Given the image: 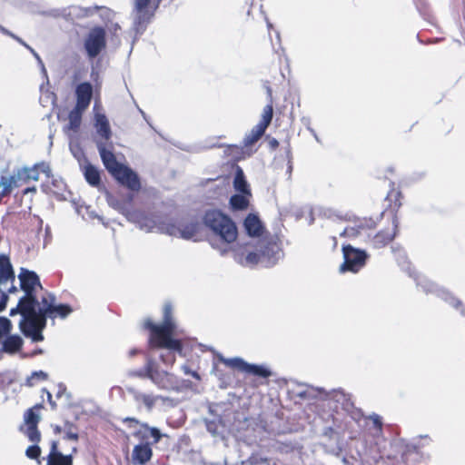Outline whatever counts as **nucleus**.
I'll return each mask as SVG.
<instances>
[{"label": "nucleus", "instance_id": "2", "mask_svg": "<svg viewBox=\"0 0 465 465\" xmlns=\"http://www.w3.org/2000/svg\"><path fill=\"white\" fill-rule=\"evenodd\" d=\"M143 327L149 331V346L153 349H168L182 352L183 343L180 340L174 339L176 324L173 315V306L165 303L163 309V322L161 324L154 323L147 318L143 321Z\"/></svg>", "mask_w": 465, "mask_h": 465}, {"label": "nucleus", "instance_id": "9", "mask_svg": "<svg viewBox=\"0 0 465 465\" xmlns=\"http://www.w3.org/2000/svg\"><path fill=\"white\" fill-rule=\"evenodd\" d=\"M42 409H44V404L37 403L27 409L24 413V421L27 426L25 435L33 443H39L41 441V432L38 430V423L41 420L39 411Z\"/></svg>", "mask_w": 465, "mask_h": 465}, {"label": "nucleus", "instance_id": "39", "mask_svg": "<svg viewBox=\"0 0 465 465\" xmlns=\"http://www.w3.org/2000/svg\"><path fill=\"white\" fill-rule=\"evenodd\" d=\"M370 420H371L372 424L374 425L375 429L378 431H381L382 430V421L379 415L373 414L370 416Z\"/></svg>", "mask_w": 465, "mask_h": 465}, {"label": "nucleus", "instance_id": "48", "mask_svg": "<svg viewBox=\"0 0 465 465\" xmlns=\"http://www.w3.org/2000/svg\"><path fill=\"white\" fill-rule=\"evenodd\" d=\"M62 430H63V428H61V427H60V426H58V425H56L55 427H54V432L55 434H59V433H61V432H62Z\"/></svg>", "mask_w": 465, "mask_h": 465}, {"label": "nucleus", "instance_id": "16", "mask_svg": "<svg viewBox=\"0 0 465 465\" xmlns=\"http://www.w3.org/2000/svg\"><path fill=\"white\" fill-rule=\"evenodd\" d=\"M76 103L74 107L86 111L93 98V85L89 82H83L75 87Z\"/></svg>", "mask_w": 465, "mask_h": 465}, {"label": "nucleus", "instance_id": "26", "mask_svg": "<svg viewBox=\"0 0 465 465\" xmlns=\"http://www.w3.org/2000/svg\"><path fill=\"white\" fill-rule=\"evenodd\" d=\"M234 189L242 194L252 196L250 186L245 179L243 172L241 168H238L233 179Z\"/></svg>", "mask_w": 465, "mask_h": 465}, {"label": "nucleus", "instance_id": "22", "mask_svg": "<svg viewBox=\"0 0 465 465\" xmlns=\"http://www.w3.org/2000/svg\"><path fill=\"white\" fill-rule=\"evenodd\" d=\"M0 342L2 343L1 351L9 354L19 351L24 343L23 339L17 334H8Z\"/></svg>", "mask_w": 465, "mask_h": 465}, {"label": "nucleus", "instance_id": "8", "mask_svg": "<svg viewBox=\"0 0 465 465\" xmlns=\"http://www.w3.org/2000/svg\"><path fill=\"white\" fill-rule=\"evenodd\" d=\"M84 49L89 58H95L106 47V33L102 26L91 29L84 40Z\"/></svg>", "mask_w": 465, "mask_h": 465}, {"label": "nucleus", "instance_id": "33", "mask_svg": "<svg viewBox=\"0 0 465 465\" xmlns=\"http://www.w3.org/2000/svg\"><path fill=\"white\" fill-rule=\"evenodd\" d=\"M22 175H25V178L26 179L27 183H30L31 181L36 182L39 180L40 172H39V165H35L33 167H25L22 168Z\"/></svg>", "mask_w": 465, "mask_h": 465}, {"label": "nucleus", "instance_id": "14", "mask_svg": "<svg viewBox=\"0 0 465 465\" xmlns=\"http://www.w3.org/2000/svg\"><path fill=\"white\" fill-rule=\"evenodd\" d=\"M398 229V217L392 219L391 229L379 231L371 240V245L374 249H381L390 244L395 238Z\"/></svg>", "mask_w": 465, "mask_h": 465}, {"label": "nucleus", "instance_id": "41", "mask_svg": "<svg viewBox=\"0 0 465 465\" xmlns=\"http://www.w3.org/2000/svg\"><path fill=\"white\" fill-rule=\"evenodd\" d=\"M8 296L0 289V312L4 311L6 306Z\"/></svg>", "mask_w": 465, "mask_h": 465}, {"label": "nucleus", "instance_id": "6", "mask_svg": "<svg viewBox=\"0 0 465 465\" xmlns=\"http://www.w3.org/2000/svg\"><path fill=\"white\" fill-rule=\"evenodd\" d=\"M341 251L343 262L340 266V272L357 273L365 266L369 255L364 250L355 248L351 244H343Z\"/></svg>", "mask_w": 465, "mask_h": 465}, {"label": "nucleus", "instance_id": "40", "mask_svg": "<svg viewBox=\"0 0 465 465\" xmlns=\"http://www.w3.org/2000/svg\"><path fill=\"white\" fill-rule=\"evenodd\" d=\"M124 423H126L129 428L139 426L142 424L137 419L133 417H126L123 420Z\"/></svg>", "mask_w": 465, "mask_h": 465}, {"label": "nucleus", "instance_id": "44", "mask_svg": "<svg viewBox=\"0 0 465 465\" xmlns=\"http://www.w3.org/2000/svg\"><path fill=\"white\" fill-rule=\"evenodd\" d=\"M263 86L266 90V94H267V97L269 99V102L271 101H273L272 100V89L270 85V82L269 81H266L264 84H263Z\"/></svg>", "mask_w": 465, "mask_h": 465}, {"label": "nucleus", "instance_id": "5", "mask_svg": "<svg viewBox=\"0 0 465 465\" xmlns=\"http://www.w3.org/2000/svg\"><path fill=\"white\" fill-rule=\"evenodd\" d=\"M137 375L141 378L150 379L158 388L163 390L173 389L176 383L173 374L165 371H160L156 362L148 358L144 369L138 371Z\"/></svg>", "mask_w": 465, "mask_h": 465}, {"label": "nucleus", "instance_id": "29", "mask_svg": "<svg viewBox=\"0 0 465 465\" xmlns=\"http://www.w3.org/2000/svg\"><path fill=\"white\" fill-rule=\"evenodd\" d=\"M48 380V374L44 371H33L30 376H28L25 381V385L26 387H35L39 383Z\"/></svg>", "mask_w": 465, "mask_h": 465}, {"label": "nucleus", "instance_id": "31", "mask_svg": "<svg viewBox=\"0 0 465 465\" xmlns=\"http://www.w3.org/2000/svg\"><path fill=\"white\" fill-rule=\"evenodd\" d=\"M266 129L263 128L262 125L256 124L252 130L251 133L246 136L245 138V145H252L255 143L258 140L262 138V136L264 134Z\"/></svg>", "mask_w": 465, "mask_h": 465}, {"label": "nucleus", "instance_id": "4", "mask_svg": "<svg viewBox=\"0 0 465 465\" xmlns=\"http://www.w3.org/2000/svg\"><path fill=\"white\" fill-rule=\"evenodd\" d=\"M203 223L215 235L227 243L236 241L238 231L230 216L217 209L208 210L203 215Z\"/></svg>", "mask_w": 465, "mask_h": 465}, {"label": "nucleus", "instance_id": "47", "mask_svg": "<svg viewBox=\"0 0 465 465\" xmlns=\"http://www.w3.org/2000/svg\"><path fill=\"white\" fill-rule=\"evenodd\" d=\"M271 147L276 149L279 146V142L276 139L270 141Z\"/></svg>", "mask_w": 465, "mask_h": 465}, {"label": "nucleus", "instance_id": "17", "mask_svg": "<svg viewBox=\"0 0 465 465\" xmlns=\"http://www.w3.org/2000/svg\"><path fill=\"white\" fill-rule=\"evenodd\" d=\"M94 126L96 134L99 136L101 142L98 143L105 144L112 137V130L110 127L109 121L104 114L95 113L94 114Z\"/></svg>", "mask_w": 465, "mask_h": 465}, {"label": "nucleus", "instance_id": "21", "mask_svg": "<svg viewBox=\"0 0 465 465\" xmlns=\"http://www.w3.org/2000/svg\"><path fill=\"white\" fill-rule=\"evenodd\" d=\"M243 226L248 235L259 237L263 233V225L257 214L249 213L244 221Z\"/></svg>", "mask_w": 465, "mask_h": 465}, {"label": "nucleus", "instance_id": "46", "mask_svg": "<svg viewBox=\"0 0 465 465\" xmlns=\"http://www.w3.org/2000/svg\"><path fill=\"white\" fill-rule=\"evenodd\" d=\"M36 189L35 186L33 187H26L23 190V194H26L28 193L29 192H32V193H35Z\"/></svg>", "mask_w": 465, "mask_h": 465}, {"label": "nucleus", "instance_id": "30", "mask_svg": "<svg viewBox=\"0 0 465 465\" xmlns=\"http://www.w3.org/2000/svg\"><path fill=\"white\" fill-rule=\"evenodd\" d=\"M273 117V101L269 102L262 110V117L260 122L257 124L267 129L271 124Z\"/></svg>", "mask_w": 465, "mask_h": 465}, {"label": "nucleus", "instance_id": "38", "mask_svg": "<svg viewBox=\"0 0 465 465\" xmlns=\"http://www.w3.org/2000/svg\"><path fill=\"white\" fill-rule=\"evenodd\" d=\"M13 382L14 380L12 378L0 373V391H4L5 389L8 388Z\"/></svg>", "mask_w": 465, "mask_h": 465}, {"label": "nucleus", "instance_id": "51", "mask_svg": "<svg viewBox=\"0 0 465 465\" xmlns=\"http://www.w3.org/2000/svg\"><path fill=\"white\" fill-rule=\"evenodd\" d=\"M16 291H17V289H16V287H15V286L11 287V288L8 290V292H16Z\"/></svg>", "mask_w": 465, "mask_h": 465}, {"label": "nucleus", "instance_id": "23", "mask_svg": "<svg viewBox=\"0 0 465 465\" xmlns=\"http://www.w3.org/2000/svg\"><path fill=\"white\" fill-rule=\"evenodd\" d=\"M15 276L9 258L5 254H0V284L9 281L15 282Z\"/></svg>", "mask_w": 465, "mask_h": 465}, {"label": "nucleus", "instance_id": "11", "mask_svg": "<svg viewBox=\"0 0 465 465\" xmlns=\"http://www.w3.org/2000/svg\"><path fill=\"white\" fill-rule=\"evenodd\" d=\"M114 178L131 192L137 193L141 189V181L138 174L124 164L114 174Z\"/></svg>", "mask_w": 465, "mask_h": 465}, {"label": "nucleus", "instance_id": "35", "mask_svg": "<svg viewBox=\"0 0 465 465\" xmlns=\"http://www.w3.org/2000/svg\"><path fill=\"white\" fill-rule=\"evenodd\" d=\"M269 249V245L262 252V253L251 252L245 257L246 265H256L261 261V256L265 254V251Z\"/></svg>", "mask_w": 465, "mask_h": 465}, {"label": "nucleus", "instance_id": "34", "mask_svg": "<svg viewBox=\"0 0 465 465\" xmlns=\"http://www.w3.org/2000/svg\"><path fill=\"white\" fill-rule=\"evenodd\" d=\"M12 329L11 321L6 317H0V341L11 333Z\"/></svg>", "mask_w": 465, "mask_h": 465}, {"label": "nucleus", "instance_id": "28", "mask_svg": "<svg viewBox=\"0 0 465 465\" xmlns=\"http://www.w3.org/2000/svg\"><path fill=\"white\" fill-rule=\"evenodd\" d=\"M133 396L136 402L143 403L148 410H151L154 406L158 398L157 396L140 391H134Z\"/></svg>", "mask_w": 465, "mask_h": 465}, {"label": "nucleus", "instance_id": "32", "mask_svg": "<svg viewBox=\"0 0 465 465\" xmlns=\"http://www.w3.org/2000/svg\"><path fill=\"white\" fill-rule=\"evenodd\" d=\"M64 431V439L78 441L79 440V430L78 427L70 421H65L63 427Z\"/></svg>", "mask_w": 465, "mask_h": 465}, {"label": "nucleus", "instance_id": "18", "mask_svg": "<svg viewBox=\"0 0 465 465\" xmlns=\"http://www.w3.org/2000/svg\"><path fill=\"white\" fill-rule=\"evenodd\" d=\"M97 148L104 167L114 176L124 164L117 161L112 151L105 148V144L97 143Z\"/></svg>", "mask_w": 465, "mask_h": 465}, {"label": "nucleus", "instance_id": "37", "mask_svg": "<svg viewBox=\"0 0 465 465\" xmlns=\"http://www.w3.org/2000/svg\"><path fill=\"white\" fill-rule=\"evenodd\" d=\"M364 226L363 223H361L358 228L356 227H346L342 232L340 233L341 237H349V238H356L360 234V228Z\"/></svg>", "mask_w": 465, "mask_h": 465}, {"label": "nucleus", "instance_id": "50", "mask_svg": "<svg viewBox=\"0 0 465 465\" xmlns=\"http://www.w3.org/2000/svg\"><path fill=\"white\" fill-rule=\"evenodd\" d=\"M0 31L3 32L4 34H6V35H13L11 33H9L6 29H5L3 26L0 25Z\"/></svg>", "mask_w": 465, "mask_h": 465}, {"label": "nucleus", "instance_id": "43", "mask_svg": "<svg viewBox=\"0 0 465 465\" xmlns=\"http://www.w3.org/2000/svg\"><path fill=\"white\" fill-rule=\"evenodd\" d=\"M226 153L228 154H232V153H241V147L237 146V145H227L225 151H224Z\"/></svg>", "mask_w": 465, "mask_h": 465}, {"label": "nucleus", "instance_id": "15", "mask_svg": "<svg viewBox=\"0 0 465 465\" xmlns=\"http://www.w3.org/2000/svg\"><path fill=\"white\" fill-rule=\"evenodd\" d=\"M201 231V223L197 220L187 223H180L179 226L171 225L168 232L172 235L180 234L183 239H192L199 234Z\"/></svg>", "mask_w": 465, "mask_h": 465}, {"label": "nucleus", "instance_id": "45", "mask_svg": "<svg viewBox=\"0 0 465 465\" xmlns=\"http://www.w3.org/2000/svg\"><path fill=\"white\" fill-rule=\"evenodd\" d=\"M42 392L46 394L47 401L51 404L52 409H55L56 408V403L53 401V396H52L51 392L48 390H46V389H42Z\"/></svg>", "mask_w": 465, "mask_h": 465}, {"label": "nucleus", "instance_id": "19", "mask_svg": "<svg viewBox=\"0 0 465 465\" xmlns=\"http://www.w3.org/2000/svg\"><path fill=\"white\" fill-rule=\"evenodd\" d=\"M153 457L152 446L148 443L136 444L132 451L131 460L134 465H144Z\"/></svg>", "mask_w": 465, "mask_h": 465}, {"label": "nucleus", "instance_id": "12", "mask_svg": "<svg viewBox=\"0 0 465 465\" xmlns=\"http://www.w3.org/2000/svg\"><path fill=\"white\" fill-rule=\"evenodd\" d=\"M77 452V447L72 448L70 454L64 455L58 449V443L53 441L50 451L46 457V465H74V455Z\"/></svg>", "mask_w": 465, "mask_h": 465}, {"label": "nucleus", "instance_id": "49", "mask_svg": "<svg viewBox=\"0 0 465 465\" xmlns=\"http://www.w3.org/2000/svg\"><path fill=\"white\" fill-rule=\"evenodd\" d=\"M138 352H139V351H138V350H136V349H133V350H131V351H129V355H130L131 357H133V356L136 355Z\"/></svg>", "mask_w": 465, "mask_h": 465}, {"label": "nucleus", "instance_id": "7", "mask_svg": "<svg viewBox=\"0 0 465 465\" xmlns=\"http://www.w3.org/2000/svg\"><path fill=\"white\" fill-rule=\"evenodd\" d=\"M161 0H134V10L136 12L135 26L136 29L144 30Z\"/></svg>", "mask_w": 465, "mask_h": 465}, {"label": "nucleus", "instance_id": "27", "mask_svg": "<svg viewBox=\"0 0 465 465\" xmlns=\"http://www.w3.org/2000/svg\"><path fill=\"white\" fill-rule=\"evenodd\" d=\"M84 175L90 185L97 187L101 184L100 173L97 168L91 163H88L84 166Z\"/></svg>", "mask_w": 465, "mask_h": 465}, {"label": "nucleus", "instance_id": "24", "mask_svg": "<svg viewBox=\"0 0 465 465\" xmlns=\"http://www.w3.org/2000/svg\"><path fill=\"white\" fill-rule=\"evenodd\" d=\"M84 110L78 109L74 107L73 110L70 111L68 114V124L64 127L65 132L72 131L77 132L82 124V117Z\"/></svg>", "mask_w": 465, "mask_h": 465}, {"label": "nucleus", "instance_id": "20", "mask_svg": "<svg viewBox=\"0 0 465 465\" xmlns=\"http://www.w3.org/2000/svg\"><path fill=\"white\" fill-rule=\"evenodd\" d=\"M391 188L388 192L385 200L388 202L387 210L392 214L393 218L397 217V213L402 205L403 194L401 191L394 186V183L391 182Z\"/></svg>", "mask_w": 465, "mask_h": 465}, {"label": "nucleus", "instance_id": "1", "mask_svg": "<svg viewBox=\"0 0 465 465\" xmlns=\"http://www.w3.org/2000/svg\"><path fill=\"white\" fill-rule=\"evenodd\" d=\"M55 296L46 292L41 296L40 303L29 316L25 322H19V328L25 337L31 338L33 341L44 340L43 331L46 327L47 318H65L73 309L68 304H55Z\"/></svg>", "mask_w": 465, "mask_h": 465}, {"label": "nucleus", "instance_id": "25", "mask_svg": "<svg viewBox=\"0 0 465 465\" xmlns=\"http://www.w3.org/2000/svg\"><path fill=\"white\" fill-rule=\"evenodd\" d=\"M247 194L235 193L229 200L230 207L232 211H244L250 205V198Z\"/></svg>", "mask_w": 465, "mask_h": 465}, {"label": "nucleus", "instance_id": "36", "mask_svg": "<svg viewBox=\"0 0 465 465\" xmlns=\"http://www.w3.org/2000/svg\"><path fill=\"white\" fill-rule=\"evenodd\" d=\"M42 450L38 446V443H34V445L29 446L25 450V455L27 458L31 460H38L41 456Z\"/></svg>", "mask_w": 465, "mask_h": 465}, {"label": "nucleus", "instance_id": "13", "mask_svg": "<svg viewBox=\"0 0 465 465\" xmlns=\"http://www.w3.org/2000/svg\"><path fill=\"white\" fill-rule=\"evenodd\" d=\"M133 436L139 440V443H148L150 446L157 444L163 435L159 429L150 427L147 423L140 424V427L134 431Z\"/></svg>", "mask_w": 465, "mask_h": 465}, {"label": "nucleus", "instance_id": "10", "mask_svg": "<svg viewBox=\"0 0 465 465\" xmlns=\"http://www.w3.org/2000/svg\"><path fill=\"white\" fill-rule=\"evenodd\" d=\"M223 363L230 368L236 369L246 374H251L255 377L268 379L272 376V371L263 365H257L248 363L242 358L226 359Z\"/></svg>", "mask_w": 465, "mask_h": 465}, {"label": "nucleus", "instance_id": "42", "mask_svg": "<svg viewBox=\"0 0 465 465\" xmlns=\"http://www.w3.org/2000/svg\"><path fill=\"white\" fill-rule=\"evenodd\" d=\"M161 358L163 362L169 363L171 365H173L175 361V356L173 353H167L166 356L163 354L161 355Z\"/></svg>", "mask_w": 465, "mask_h": 465}, {"label": "nucleus", "instance_id": "3", "mask_svg": "<svg viewBox=\"0 0 465 465\" xmlns=\"http://www.w3.org/2000/svg\"><path fill=\"white\" fill-rule=\"evenodd\" d=\"M20 288L25 294L19 299L17 305L11 309L10 316L20 314L22 319L20 322H25L33 314V312L40 303L36 297V289H43L39 276L33 271L22 268L18 275Z\"/></svg>", "mask_w": 465, "mask_h": 465}]
</instances>
